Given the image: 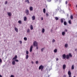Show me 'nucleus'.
<instances>
[{"mask_svg": "<svg viewBox=\"0 0 77 77\" xmlns=\"http://www.w3.org/2000/svg\"><path fill=\"white\" fill-rule=\"evenodd\" d=\"M30 28L31 30H32L33 29V25H31L30 26Z\"/></svg>", "mask_w": 77, "mask_h": 77, "instance_id": "nucleus-8", "label": "nucleus"}, {"mask_svg": "<svg viewBox=\"0 0 77 77\" xmlns=\"http://www.w3.org/2000/svg\"><path fill=\"white\" fill-rule=\"evenodd\" d=\"M36 46V49L37 50V49H38V46Z\"/></svg>", "mask_w": 77, "mask_h": 77, "instance_id": "nucleus-44", "label": "nucleus"}, {"mask_svg": "<svg viewBox=\"0 0 77 77\" xmlns=\"http://www.w3.org/2000/svg\"><path fill=\"white\" fill-rule=\"evenodd\" d=\"M26 54H29V51H26Z\"/></svg>", "mask_w": 77, "mask_h": 77, "instance_id": "nucleus-34", "label": "nucleus"}, {"mask_svg": "<svg viewBox=\"0 0 77 77\" xmlns=\"http://www.w3.org/2000/svg\"><path fill=\"white\" fill-rule=\"evenodd\" d=\"M48 1L49 2H51V0H48Z\"/></svg>", "mask_w": 77, "mask_h": 77, "instance_id": "nucleus-49", "label": "nucleus"}, {"mask_svg": "<svg viewBox=\"0 0 77 77\" xmlns=\"http://www.w3.org/2000/svg\"><path fill=\"white\" fill-rule=\"evenodd\" d=\"M66 21H64V25H65V26H66Z\"/></svg>", "mask_w": 77, "mask_h": 77, "instance_id": "nucleus-30", "label": "nucleus"}, {"mask_svg": "<svg viewBox=\"0 0 77 77\" xmlns=\"http://www.w3.org/2000/svg\"><path fill=\"white\" fill-rule=\"evenodd\" d=\"M63 77H66V75H63Z\"/></svg>", "mask_w": 77, "mask_h": 77, "instance_id": "nucleus-48", "label": "nucleus"}, {"mask_svg": "<svg viewBox=\"0 0 77 77\" xmlns=\"http://www.w3.org/2000/svg\"><path fill=\"white\" fill-rule=\"evenodd\" d=\"M5 5H7L8 4V1H6L5 3Z\"/></svg>", "mask_w": 77, "mask_h": 77, "instance_id": "nucleus-36", "label": "nucleus"}, {"mask_svg": "<svg viewBox=\"0 0 77 77\" xmlns=\"http://www.w3.org/2000/svg\"><path fill=\"white\" fill-rule=\"evenodd\" d=\"M46 17H48V13H46Z\"/></svg>", "mask_w": 77, "mask_h": 77, "instance_id": "nucleus-35", "label": "nucleus"}, {"mask_svg": "<svg viewBox=\"0 0 77 77\" xmlns=\"http://www.w3.org/2000/svg\"><path fill=\"white\" fill-rule=\"evenodd\" d=\"M25 2H27L29 4V0H26L25 1Z\"/></svg>", "mask_w": 77, "mask_h": 77, "instance_id": "nucleus-26", "label": "nucleus"}, {"mask_svg": "<svg viewBox=\"0 0 77 77\" xmlns=\"http://www.w3.org/2000/svg\"><path fill=\"white\" fill-rule=\"evenodd\" d=\"M57 49H55L54 50V53H57Z\"/></svg>", "mask_w": 77, "mask_h": 77, "instance_id": "nucleus-21", "label": "nucleus"}, {"mask_svg": "<svg viewBox=\"0 0 77 77\" xmlns=\"http://www.w3.org/2000/svg\"><path fill=\"white\" fill-rule=\"evenodd\" d=\"M65 47H66V48H67V47H68V44H65Z\"/></svg>", "mask_w": 77, "mask_h": 77, "instance_id": "nucleus-31", "label": "nucleus"}, {"mask_svg": "<svg viewBox=\"0 0 77 77\" xmlns=\"http://www.w3.org/2000/svg\"><path fill=\"white\" fill-rule=\"evenodd\" d=\"M56 60L57 61V60H59V59H58V58H57L56 59Z\"/></svg>", "mask_w": 77, "mask_h": 77, "instance_id": "nucleus-46", "label": "nucleus"}, {"mask_svg": "<svg viewBox=\"0 0 77 77\" xmlns=\"http://www.w3.org/2000/svg\"><path fill=\"white\" fill-rule=\"evenodd\" d=\"M63 59H65L66 58V55L63 54Z\"/></svg>", "mask_w": 77, "mask_h": 77, "instance_id": "nucleus-9", "label": "nucleus"}, {"mask_svg": "<svg viewBox=\"0 0 77 77\" xmlns=\"http://www.w3.org/2000/svg\"><path fill=\"white\" fill-rule=\"evenodd\" d=\"M73 77H75V76H73Z\"/></svg>", "mask_w": 77, "mask_h": 77, "instance_id": "nucleus-54", "label": "nucleus"}, {"mask_svg": "<svg viewBox=\"0 0 77 77\" xmlns=\"http://www.w3.org/2000/svg\"><path fill=\"white\" fill-rule=\"evenodd\" d=\"M29 32H30V29H27V32L29 33Z\"/></svg>", "mask_w": 77, "mask_h": 77, "instance_id": "nucleus-32", "label": "nucleus"}, {"mask_svg": "<svg viewBox=\"0 0 77 77\" xmlns=\"http://www.w3.org/2000/svg\"><path fill=\"white\" fill-rule=\"evenodd\" d=\"M69 23L70 24H71V20H70L69 21Z\"/></svg>", "mask_w": 77, "mask_h": 77, "instance_id": "nucleus-29", "label": "nucleus"}, {"mask_svg": "<svg viewBox=\"0 0 77 77\" xmlns=\"http://www.w3.org/2000/svg\"><path fill=\"white\" fill-rule=\"evenodd\" d=\"M10 77H14V75H11Z\"/></svg>", "mask_w": 77, "mask_h": 77, "instance_id": "nucleus-42", "label": "nucleus"}, {"mask_svg": "<svg viewBox=\"0 0 77 77\" xmlns=\"http://www.w3.org/2000/svg\"><path fill=\"white\" fill-rule=\"evenodd\" d=\"M15 62H18V61H19L18 60H17V59H15Z\"/></svg>", "mask_w": 77, "mask_h": 77, "instance_id": "nucleus-39", "label": "nucleus"}, {"mask_svg": "<svg viewBox=\"0 0 77 77\" xmlns=\"http://www.w3.org/2000/svg\"><path fill=\"white\" fill-rule=\"evenodd\" d=\"M25 11H26V14L27 15H29V10L28 9H26L25 10Z\"/></svg>", "mask_w": 77, "mask_h": 77, "instance_id": "nucleus-4", "label": "nucleus"}, {"mask_svg": "<svg viewBox=\"0 0 77 77\" xmlns=\"http://www.w3.org/2000/svg\"><path fill=\"white\" fill-rule=\"evenodd\" d=\"M24 39L25 40V41H27V39L26 37H24Z\"/></svg>", "mask_w": 77, "mask_h": 77, "instance_id": "nucleus-33", "label": "nucleus"}, {"mask_svg": "<svg viewBox=\"0 0 77 77\" xmlns=\"http://www.w3.org/2000/svg\"><path fill=\"white\" fill-rule=\"evenodd\" d=\"M29 9H30V11H31L33 10V7H29Z\"/></svg>", "mask_w": 77, "mask_h": 77, "instance_id": "nucleus-16", "label": "nucleus"}, {"mask_svg": "<svg viewBox=\"0 0 77 77\" xmlns=\"http://www.w3.org/2000/svg\"><path fill=\"white\" fill-rule=\"evenodd\" d=\"M55 19L56 20H59V18L57 17H55Z\"/></svg>", "mask_w": 77, "mask_h": 77, "instance_id": "nucleus-22", "label": "nucleus"}, {"mask_svg": "<svg viewBox=\"0 0 77 77\" xmlns=\"http://www.w3.org/2000/svg\"><path fill=\"white\" fill-rule=\"evenodd\" d=\"M65 32H67V29H65Z\"/></svg>", "mask_w": 77, "mask_h": 77, "instance_id": "nucleus-47", "label": "nucleus"}, {"mask_svg": "<svg viewBox=\"0 0 77 77\" xmlns=\"http://www.w3.org/2000/svg\"><path fill=\"white\" fill-rule=\"evenodd\" d=\"M0 77H2V75L0 74Z\"/></svg>", "mask_w": 77, "mask_h": 77, "instance_id": "nucleus-51", "label": "nucleus"}, {"mask_svg": "<svg viewBox=\"0 0 77 77\" xmlns=\"http://www.w3.org/2000/svg\"><path fill=\"white\" fill-rule=\"evenodd\" d=\"M7 14H8V15L9 17H11V16L12 15V13L11 12H8Z\"/></svg>", "mask_w": 77, "mask_h": 77, "instance_id": "nucleus-6", "label": "nucleus"}, {"mask_svg": "<svg viewBox=\"0 0 77 77\" xmlns=\"http://www.w3.org/2000/svg\"><path fill=\"white\" fill-rule=\"evenodd\" d=\"M41 20H43V17H41Z\"/></svg>", "mask_w": 77, "mask_h": 77, "instance_id": "nucleus-45", "label": "nucleus"}, {"mask_svg": "<svg viewBox=\"0 0 77 77\" xmlns=\"http://www.w3.org/2000/svg\"><path fill=\"white\" fill-rule=\"evenodd\" d=\"M55 42V40L54 39L52 40V42Z\"/></svg>", "mask_w": 77, "mask_h": 77, "instance_id": "nucleus-37", "label": "nucleus"}, {"mask_svg": "<svg viewBox=\"0 0 77 77\" xmlns=\"http://www.w3.org/2000/svg\"><path fill=\"white\" fill-rule=\"evenodd\" d=\"M66 68V65L65 64H64L63 66V69H65Z\"/></svg>", "mask_w": 77, "mask_h": 77, "instance_id": "nucleus-12", "label": "nucleus"}, {"mask_svg": "<svg viewBox=\"0 0 77 77\" xmlns=\"http://www.w3.org/2000/svg\"><path fill=\"white\" fill-rule=\"evenodd\" d=\"M18 23L19 24H21L22 23V22L21 21V20H19Z\"/></svg>", "mask_w": 77, "mask_h": 77, "instance_id": "nucleus-19", "label": "nucleus"}, {"mask_svg": "<svg viewBox=\"0 0 77 77\" xmlns=\"http://www.w3.org/2000/svg\"><path fill=\"white\" fill-rule=\"evenodd\" d=\"M33 45L34 47H36V46H38V43H37L36 41H34L33 42Z\"/></svg>", "mask_w": 77, "mask_h": 77, "instance_id": "nucleus-3", "label": "nucleus"}, {"mask_svg": "<svg viewBox=\"0 0 77 77\" xmlns=\"http://www.w3.org/2000/svg\"><path fill=\"white\" fill-rule=\"evenodd\" d=\"M32 20H35V16H33L32 17Z\"/></svg>", "mask_w": 77, "mask_h": 77, "instance_id": "nucleus-13", "label": "nucleus"}, {"mask_svg": "<svg viewBox=\"0 0 77 77\" xmlns=\"http://www.w3.org/2000/svg\"><path fill=\"white\" fill-rule=\"evenodd\" d=\"M19 42L20 44H22V41H19Z\"/></svg>", "mask_w": 77, "mask_h": 77, "instance_id": "nucleus-38", "label": "nucleus"}, {"mask_svg": "<svg viewBox=\"0 0 77 77\" xmlns=\"http://www.w3.org/2000/svg\"><path fill=\"white\" fill-rule=\"evenodd\" d=\"M14 30L16 32H18V29L15 27L14 28Z\"/></svg>", "mask_w": 77, "mask_h": 77, "instance_id": "nucleus-10", "label": "nucleus"}, {"mask_svg": "<svg viewBox=\"0 0 77 77\" xmlns=\"http://www.w3.org/2000/svg\"><path fill=\"white\" fill-rule=\"evenodd\" d=\"M44 69V66L41 65L39 67L38 69L39 70L41 69V71H42V69Z\"/></svg>", "mask_w": 77, "mask_h": 77, "instance_id": "nucleus-2", "label": "nucleus"}, {"mask_svg": "<svg viewBox=\"0 0 77 77\" xmlns=\"http://www.w3.org/2000/svg\"><path fill=\"white\" fill-rule=\"evenodd\" d=\"M12 64L13 65L15 64V60H14L13 61H12Z\"/></svg>", "mask_w": 77, "mask_h": 77, "instance_id": "nucleus-14", "label": "nucleus"}, {"mask_svg": "<svg viewBox=\"0 0 77 77\" xmlns=\"http://www.w3.org/2000/svg\"><path fill=\"white\" fill-rule=\"evenodd\" d=\"M70 19H71V20H72V19H73V16H72V15L71 16Z\"/></svg>", "mask_w": 77, "mask_h": 77, "instance_id": "nucleus-28", "label": "nucleus"}, {"mask_svg": "<svg viewBox=\"0 0 77 77\" xmlns=\"http://www.w3.org/2000/svg\"><path fill=\"white\" fill-rule=\"evenodd\" d=\"M27 20V17H25L24 18V20L25 21H26Z\"/></svg>", "mask_w": 77, "mask_h": 77, "instance_id": "nucleus-18", "label": "nucleus"}, {"mask_svg": "<svg viewBox=\"0 0 77 77\" xmlns=\"http://www.w3.org/2000/svg\"><path fill=\"white\" fill-rule=\"evenodd\" d=\"M43 13L44 14H45V8H44L43 9Z\"/></svg>", "mask_w": 77, "mask_h": 77, "instance_id": "nucleus-23", "label": "nucleus"}, {"mask_svg": "<svg viewBox=\"0 0 77 77\" xmlns=\"http://www.w3.org/2000/svg\"><path fill=\"white\" fill-rule=\"evenodd\" d=\"M17 59V56L15 55L14 57L12 59V60H14L15 59Z\"/></svg>", "mask_w": 77, "mask_h": 77, "instance_id": "nucleus-11", "label": "nucleus"}, {"mask_svg": "<svg viewBox=\"0 0 77 77\" xmlns=\"http://www.w3.org/2000/svg\"><path fill=\"white\" fill-rule=\"evenodd\" d=\"M36 64H38V61H36L35 62Z\"/></svg>", "mask_w": 77, "mask_h": 77, "instance_id": "nucleus-41", "label": "nucleus"}, {"mask_svg": "<svg viewBox=\"0 0 77 77\" xmlns=\"http://www.w3.org/2000/svg\"><path fill=\"white\" fill-rule=\"evenodd\" d=\"M65 34V32H62V35L63 36Z\"/></svg>", "mask_w": 77, "mask_h": 77, "instance_id": "nucleus-24", "label": "nucleus"}, {"mask_svg": "<svg viewBox=\"0 0 77 77\" xmlns=\"http://www.w3.org/2000/svg\"><path fill=\"white\" fill-rule=\"evenodd\" d=\"M2 60L1 58H0V63H2Z\"/></svg>", "mask_w": 77, "mask_h": 77, "instance_id": "nucleus-40", "label": "nucleus"}, {"mask_svg": "<svg viewBox=\"0 0 77 77\" xmlns=\"http://www.w3.org/2000/svg\"><path fill=\"white\" fill-rule=\"evenodd\" d=\"M28 58H29V55H26V59H27Z\"/></svg>", "mask_w": 77, "mask_h": 77, "instance_id": "nucleus-20", "label": "nucleus"}, {"mask_svg": "<svg viewBox=\"0 0 77 77\" xmlns=\"http://www.w3.org/2000/svg\"><path fill=\"white\" fill-rule=\"evenodd\" d=\"M68 74L69 75V77H71V71H69Z\"/></svg>", "mask_w": 77, "mask_h": 77, "instance_id": "nucleus-5", "label": "nucleus"}, {"mask_svg": "<svg viewBox=\"0 0 77 77\" xmlns=\"http://www.w3.org/2000/svg\"><path fill=\"white\" fill-rule=\"evenodd\" d=\"M75 50L76 51L77 50V49H75Z\"/></svg>", "mask_w": 77, "mask_h": 77, "instance_id": "nucleus-53", "label": "nucleus"}, {"mask_svg": "<svg viewBox=\"0 0 77 77\" xmlns=\"http://www.w3.org/2000/svg\"><path fill=\"white\" fill-rule=\"evenodd\" d=\"M32 48H33V46L32 45L30 47V52H32Z\"/></svg>", "mask_w": 77, "mask_h": 77, "instance_id": "nucleus-7", "label": "nucleus"}, {"mask_svg": "<svg viewBox=\"0 0 77 77\" xmlns=\"http://www.w3.org/2000/svg\"><path fill=\"white\" fill-rule=\"evenodd\" d=\"M76 8H77V5H76Z\"/></svg>", "mask_w": 77, "mask_h": 77, "instance_id": "nucleus-52", "label": "nucleus"}, {"mask_svg": "<svg viewBox=\"0 0 77 77\" xmlns=\"http://www.w3.org/2000/svg\"><path fill=\"white\" fill-rule=\"evenodd\" d=\"M69 57H72V55L70 53L69 54V55L67 54L66 55V58L67 59H69Z\"/></svg>", "mask_w": 77, "mask_h": 77, "instance_id": "nucleus-1", "label": "nucleus"}, {"mask_svg": "<svg viewBox=\"0 0 77 77\" xmlns=\"http://www.w3.org/2000/svg\"><path fill=\"white\" fill-rule=\"evenodd\" d=\"M60 21L61 23H63V19H60Z\"/></svg>", "mask_w": 77, "mask_h": 77, "instance_id": "nucleus-17", "label": "nucleus"}, {"mask_svg": "<svg viewBox=\"0 0 77 77\" xmlns=\"http://www.w3.org/2000/svg\"><path fill=\"white\" fill-rule=\"evenodd\" d=\"M65 3H66V5H67V3H68V2H67V1H66V2Z\"/></svg>", "mask_w": 77, "mask_h": 77, "instance_id": "nucleus-43", "label": "nucleus"}, {"mask_svg": "<svg viewBox=\"0 0 77 77\" xmlns=\"http://www.w3.org/2000/svg\"><path fill=\"white\" fill-rule=\"evenodd\" d=\"M31 63H32V64H33V62L32 61V62H31Z\"/></svg>", "mask_w": 77, "mask_h": 77, "instance_id": "nucleus-50", "label": "nucleus"}, {"mask_svg": "<svg viewBox=\"0 0 77 77\" xmlns=\"http://www.w3.org/2000/svg\"><path fill=\"white\" fill-rule=\"evenodd\" d=\"M42 33H44V32H45V29L44 28H42Z\"/></svg>", "mask_w": 77, "mask_h": 77, "instance_id": "nucleus-15", "label": "nucleus"}, {"mask_svg": "<svg viewBox=\"0 0 77 77\" xmlns=\"http://www.w3.org/2000/svg\"><path fill=\"white\" fill-rule=\"evenodd\" d=\"M45 48H42L41 50V51L42 52L43 51H44V50Z\"/></svg>", "mask_w": 77, "mask_h": 77, "instance_id": "nucleus-27", "label": "nucleus"}, {"mask_svg": "<svg viewBox=\"0 0 77 77\" xmlns=\"http://www.w3.org/2000/svg\"><path fill=\"white\" fill-rule=\"evenodd\" d=\"M72 69H74V65H72Z\"/></svg>", "mask_w": 77, "mask_h": 77, "instance_id": "nucleus-25", "label": "nucleus"}]
</instances>
